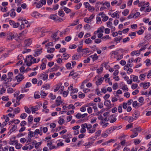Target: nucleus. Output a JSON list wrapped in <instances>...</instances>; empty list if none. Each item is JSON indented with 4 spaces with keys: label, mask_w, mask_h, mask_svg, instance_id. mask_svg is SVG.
I'll return each instance as SVG.
<instances>
[{
    "label": "nucleus",
    "mask_w": 151,
    "mask_h": 151,
    "mask_svg": "<svg viewBox=\"0 0 151 151\" xmlns=\"http://www.w3.org/2000/svg\"><path fill=\"white\" fill-rule=\"evenodd\" d=\"M146 76L144 74H141L139 76V78L142 81H144L145 78Z\"/></svg>",
    "instance_id": "7c9ffc66"
},
{
    "label": "nucleus",
    "mask_w": 151,
    "mask_h": 151,
    "mask_svg": "<svg viewBox=\"0 0 151 151\" xmlns=\"http://www.w3.org/2000/svg\"><path fill=\"white\" fill-rule=\"evenodd\" d=\"M14 11L15 9H12L11 10V12L10 13V16L12 18L16 16V13L14 12Z\"/></svg>",
    "instance_id": "ddd939ff"
},
{
    "label": "nucleus",
    "mask_w": 151,
    "mask_h": 151,
    "mask_svg": "<svg viewBox=\"0 0 151 151\" xmlns=\"http://www.w3.org/2000/svg\"><path fill=\"white\" fill-rule=\"evenodd\" d=\"M119 11H116L115 12L112 14L111 15L112 17L114 18L116 17L118 14L119 13Z\"/></svg>",
    "instance_id": "e433bc0d"
},
{
    "label": "nucleus",
    "mask_w": 151,
    "mask_h": 151,
    "mask_svg": "<svg viewBox=\"0 0 151 151\" xmlns=\"http://www.w3.org/2000/svg\"><path fill=\"white\" fill-rule=\"evenodd\" d=\"M122 105V107H123V108L124 109H126L127 107V104H126V103H123Z\"/></svg>",
    "instance_id": "09e8293b"
},
{
    "label": "nucleus",
    "mask_w": 151,
    "mask_h": 151,
    "mask_svg": "<svg viewBox=\"0 0 151 151\" xmlns=\"http://www.w3.org/2000/svg\"><path fill=\"white\" fill-rule=\"evenodd\" d=\"M52 55V56H51L50 55H48L46 56V57L49 60H51L52 59V58L53 57V54L51 55Z\"/></svg>",
    "instance_id": "49530a36"
},
{
    "label": "nucleus",
    "mask_w": 151,
    "mask_h": 151,
    "mask_svg": "<svg viewBox=\"0 0 151 151\" xmlns=\"http://www.w3.org/2000/svg\"><path fill=\"white\" fill-rule=\"evenodd\" d=\"M118 112L119 113H121L122 111V104H120L119 105V106L118 107Z\"/></svg>",
    "instance_id": "cd10ccee"
},
{
    "label": "nucleus",
    "mask_w": 151,
    "mask_h": 151,
    "mask_svg": "<svg viewBox=\"0 0 151 151\" xmlns=\"http://www.w3.org/2000/svg\"><path fill=\"white\" fill-rule=\"evenodd\" d=\"M60 32L59 30H58L56 32H55L53 33L51 35V37H52L53 39L55 38L57 35Z\"/></svg>",
    "instance_id": "6ab92c4d"
},
{
    "label": "nucleus",
    "mask_w": 151,
    "mask_h": 151,
    "mask_svg": "<svg viewBox=\"0 0 151 151\" xmlns=\"http://www.w3.org/2000/svg\"><path fill=\"white\" fill-rule=\"evenodd\" d=\"M12 126H13V127L9 131L10 134H11L12 132L14 131L17 128V126L15 125H13Z\"/></svg>",
    "instance_id": "4468645a"
},
{
    "label": "nucleus",
    "mask_w": 151,
    "mask_h": 151,
    "mask_svg": "<svg viewBox=\"0 0 151 151\" xmlns=\"http://www.w3.org/2000/svg\"><path fill=\"white\" fill-rule=\"evenodd\" d=\"M107 25L108 27H111L112 25V23L111 22H106Z\"/></svg>",
    "instance_id": "bf43d9fd"
},
{
    "label": "nucleus",
    "mask_w": 151,
    "mask_h": 151,
    "mask_svg": "<svg viewBox=\"0 0 151 151\" xmlns=\"http://www.w3.org/2000/svg\"><path fill=\"white\" fill-rule=\"evenodd\" d=\"M49 96L50 98L52 99H54L56 98V96L55 95H53L52 93H50L49 95Z\"/></svg>",
    "instance_id": "4d7b16f0"
},
{
    "label": "nucleus",
    "mask_w": 151,
    "mask_h": 151,
    "mask_svg": "<svg viewBox=\"0 0 151 151\" xmlns=\"http://www.w3.org/2000/svg\"><path fill=\"white\" fill-rule=\"evenodd\" d=\"M27 124V122L25 121H22L20 123V125L22 127H24V126Z\"/></svg>",
    "instance_id": "338daca9"
},
{
    "label": "nucleus",
    "mask_w": 151,
    "mask_h": 151,
    "mask_svg": "<svg viewBox=\"0 0 151 151\" xmlns=\"http://www.w3.org/2000/svg\"><path fill=\"white\" fill-rule=\"evenodd\" d=\"M119 51L118 50H117L116 51H112L111 53V54L112 55H116L118 54V52L117 51Z\"/></svg>",
    "instance_id": "8fccbe9b"
},
{
    "label": "nucleus",
    "mask_w": 151,
    "mask_h": 151,
    "mask_svg": "<svg viewBox=\"0 0 151 151\" xmlns=\"http://www.w3.org/2000/svg\"><path fill=\"white\" fill-rule=\"evenodd\" d=\"M6 78H7V76L6 74H3L1 77V81H6Z\"/></svg>",
    "instance_id": "5701e85b"
},
{
    "label": "nucleus",
    "mask_w": 151,
    "mask_h": 151,
    "mask_svg": "<svg viewBox=\"0 0 151 151\" xmlns=\"http://www.w3.org/2000/svg\"><path fill=\"white\" fill-rule=\"evenodd\" d=\"M24 78V77L22 74L19 73L18 75L16 76L15 77V79L17 80L18 82L21 81Z\"/></svg>",
    "instance_id": "7ed1b4c3"
},
{
    "label": "nucleus",
    "mask_w": 151,
    "mask_h": 151,
    "mask_svg": "<svg viewBox=\"0 0 151 151\" xmlns=\"http://www.w3.org/2000/svg\"><path fill=\"white\" fill-rule=\"evenodd\" d=\"M56 102L61 103L62 102L61 101V97L60 96H58L57 99L56 100Z\"/></svg>",
    "instance_id": "a18cd8bd"
},
{
    "label": "nucleus",
    "mask_w": 151,
    "mask_h": 151,
    "mask_svg": "<svg viewBox=\"0 0 151 151\" xmlns=\"http://www.w3.org/2000/svg\"><path fill=\"white\" fill-rule=\"evenodd\" d=\"M92 42V40L90 38H88L86 39L85 41V42L86 44H89Z\"/></svg>",
    "instance_id": "de8ad7c7"
},
{
    "label": "nucleus",
    "mask_w": 151,
    "mask_h": 151,
    "mask_svg": "<svg viewBox=\"0 0 151 151\" xmlns=\"http://www.w3.org/2000/svg\"><path fill=\"white\" fill-rule=\"evenodd\" d=\"M122 119L128 121L129 122H131L133 121V118L129 116H126Z\"/></svg>",
    "instance_id": "0eeeda50"
},
{
    "label": "nucleus",
    "mask_w": 151,
    "mask_h": 151,
    "mask_svg": "<svg viewBox=\"0 0 151 151\" xmlns=\"http://www.w3.org/2000/svg\"><path fill=\"white\" fill-rule=\"evenodd\" d=\"M34 97L35 99H39L40 96L39 95V92H35V93Z\"/></svg>",
    "instance_id": "412c9836"
},
{
    "label": "nucleus",
    "mask_w": 151,
    "mask_h": 151,
    "mask_svg": "<svg viewBox=\"0 0 151 151\" xmlns=\"http://www.w3.org/2000/svg\"><path fill=\"white\" fill-rule=\"evenodd\" d=\"M65 122V121L63 119L60 118L58 121V123L60 125H62Z\"/></svg>",
    "instance_id": "f704fd0d"
},
{
    "label": "nucleus",
    "mask_w": 151,
    "mask_h": 151,
    "mask_svg": "<svg viewBox=\"0 0 151 151\" xmlns=\"http://www.w3.org/2000/svg\"><path fill=\"white\" fill-rule=\"evenodd\" d=\"M141 131V129L140 127L135 128H134L132 130V131L133 133H134V135H131L130 136L132 138H133L134 137H136L138 134V133L137 132V131L140 132Z\"/></svg>",
    "instance_id": "f03ea898"
},
{
    "label": "nucleus",
    "mask_w": 151,
    "mask_h": 151,
    "mask_svg": "<svg viewBox=\"0 0 151 151\" xmlns=\"http://www.w3.org/2000/svg\"><path fill=\"white\" fill-rule=\"evenodd\" d=\"M33 120V117L32 115H29L28 117V124L29 123L31 122Z\"/></svg>",
    "instance_id": "393cba45"
},
{
    "label": "nucleus",
    "mask_w": 151,
    "mask_h": 151,
    "mask_svg": "<svg viewBox=\"0 0 151 151\" xmlns=\"http://www.w3.org/2000/svg\"><path fill=\"white\" fill-rule=\"evenodd\" d=\"M40 68L42 70L45 69L46 68V64L43 62L41 65Z\"/></svg>",
    "instance_id": "c9c22d12"
},
{
    "label": "nucleus",
    "mask_w": 151,
    "mask_h": 151,
    "mask_svg": "<svg viewBox=\"0 0 151 151\" xmlns=\"http://www.w3.org/2000/svg\"><path fill=\"white\" fill-rule=\"evenodd\" d=\"M24 109L26 112L28 114H30V113L31 111L28 107L25 106L24 107Z\"/></svg>",
    "instance_id": "c03bdc74"
},
{
    "label": "nucleus",
    "mask_w": 151,
    "mask_h": 151,
    "mask_svg": "<svg viewBox=\"0 0 151 151\" xmlns=\"http://www.w3.org/2000/svg\"><path fill=\"white\" fill-rule=\"evenodd\" d=\"M122 36H119L116 37L114 39V41L116 42L117 43H118L117 41H119V42H120V40L122 39Z\"/></svg>",
    "instance_id": "dca6fc26"
},
{
    "label": "nucleus",
    "mask_w": 151,
    "mask_h": 151,
    "mask_svg": "<svg viewBox=\"0 0 151 151\" xmlns=\"http://www.w3.org/2000/svg\"><path fill=\"white\" fill-rule=\"evenodd\" d=\"M78 59V55H74L72 56V60H77Z\"/></svg>",
    "instance_id": "5fc2aeb1"
},
{
    "label": "nucleus",
    "mask_w": 151,
    "mask_h": 151,
    "mask_svg": "<svg viewBox=\"0 0 151 151\" xmlns=\"http://www.w3.org/2000/svg\"><path fill=\"white\" fill-rule=\"evenodd\" d=\"M63 9L66 13L68 14L71 11L70 9L66 7H64Z\"/></svg>",
    "instance_id": "72a5a7b5"
},
{
    "label": "nucleus",
    "mask_w": 151,
    "mask_h": 151,
    "mask_svg": "<svg viewBox=\"0 0 151 151\" xmlns=\"http://www.w3.org/2000/svg\"><path fill=\"white\" fill-rule=\"evenodd\" d=\"M48 76L47 74H46L45 73L42 78V79L44 81H45L47 80L48 78Z\"/></svg>",
    "instance_id": "864d4df0"
},
{
    "label": "nucleus",
    "mask_w": 151,
    "mask_h": 151,
    "mask_svg": "<svg viewBox=\"0 0 151 151\" xmlns=\"http://www.w3.org/2000/svg\"><path fill=\"white\" fill-rule=\"evenodd\" d=\"M68 92L69 91H64L63 93V96L64 97L67 96L68 94Z\"/></svg>",
    "instance_id": "680f3d73"
},
{
    "label": "nucleus",
    "mask_w": 151,
    "mask_h": 151,
    "mask_svg": "<svg viewBox=\"0 0 151 151\" xmlns=\"http://www.w3.org/2000/svg\"><path fill=\"white\" fill-rule=\"evenodd\" d=\"M24 96V94H21L19 96L17 97L16 100V103H17L18 102H19L21 99L23 98Z\"/></svg>",
    "instance_id": "9d476101"
},
{
    "label": "nucleus",
    "mask_w": 151,
    "mask_h": 151,
    "mask_svg": "<svg viewBox=\"0 0 151 151\" xmlns=\"http://www.w3.org/2000/svg\"><path fill=\"white\" fill-rule=\"evenodd\" d=\"M88 49H89L88 48H86L85 49H82L81 51L84 53H88L91 52V51L88 50Z\"/></svg>",
    "instance_id": "a878e982"
},
{
    "label": "nucleus",
    "mask_w": 151,
    "mask_h": 151,
    "mask_svg": "<svg viewBox=\"0 0 151 151\" xmlns=\"http://www.w3.org/2000/svg\"><path fill=\"white\" fill-rule=\"evenodd\" d=\"M6 39L7 40H12L13 39H14L15 40H17L16 39V36L14 34H13L12 32H8L6 33Z\"/></svg>",
    "instance_id": "f257e3e1"
},
{
    "label": "nucleus",
    "mask_w": 151,
    "mask_h": 151,
    "mask_svg": "<svg viewBox=\"0 0 151 151\" xmlns=\"http://www.w3.org/2000/svg\"><path fill=\"white\" fill-rule=\"evenodd\" d=\"M34 132L32 131H29L28 133V137L29 138H31L33 137Z\"/></svg>",
    "instance_id": "a211bd4d"
},
{
    "label": "nucleus",
    "mask_w": 151,
    "mask_h": 151,
    "mask_svg": "<svg viewBox=\"0 0 151 151\" xmlns=\"http://www.w3.org/2000/svg\"><path fill=\"white\" fill-rule=\"evenodd\" d=\"M84 32H81L80 33H79L78 35V37L80 38H81L82 37L83 35H84Z\"/></svg>",
    "instance_id": "052dcab7"
},
{
    "label": "nucleus",
    "mask_w": 151,
    "mask_h": 151,
    "mask_svg": "<svg viewBox=\"0 0 151 151\" xmlns=\"http://www.w3.org/2000/svg\"><path fill=\"white\" fill-rule=\"evenodd\" d=\"M50 86L49 84H46L42 86L41 89L43 88H45V90H47V89H49L50 88Z\"/></svg>",
    "instance_id": "b1692460"
},
{
    "label": "nucleus",
    "mask_w": 151,
    "mask_h": 151,
    "mask_svg": "<svg viewBox=\"0 0 151 151\" xmlns=\"http://www.w3.org/2000/svg\"><path fill=\"white\" fill-rule=\"evenodd\" d=\"M98 57L97 54L96 53H95L93 55V58L92 60L94 62L96 60H97L98 59Z\"/></svg>",
    "instance_id": "2f4dec72"
},
{
    "label": "nucleus",
    "mask_w": 151,
    "mask_h": 151,
    "mask_svg": "<svg viewBox=\"0 0 151 151\" xmlns=\"http://www.w3.org/2000/svg\"><path fill=\"white\" fill-rule=\"evenodd\" d=\"M101 79H99L98 81L96 82V83L97 86H99L100 85L102 82V80H101Z\"/></svg>",
    "instance_id": "c756f323"
},
{
    "label": "nucleus",
    "mask_w": 151,
    "mask_h": 151,
    "mask_svg": "<svg viewBox=\"0 0 151 151\" xmlns=\"http://www.w3.org/2000/svg\"><path fill=\"white\" fill-rule=\"evenodd\" d=\"M104 27H100L98 29L97 31H96L94 32V34L95 35H96V32H104Z\"/></svg>",
    "instance_id": "9b49d317"
},
{
    "label": "nucleus",
    "mask_w": 151,
    "mask_h": 151,
    "mask_svg": "<svg viewBox=\"0 0 151 151\" xmlns=\"http://www.w3.org/2000/svg\"><path fill=\"white\" fill-rule=\"evenodd\" d=\"M50 18L51 19H53V20H56V17L54 16V15L53 14H51L50 15Z\"/></svg>",
    "instance_id": "603ef678"
},
{
    "label": "nucleus",
    "mask_w": 151,
    "mask_h": 151,
    "mask_svg": "<svg viewBox=\"0 0 151 151\" xmlns=\"http://www.w3.org/2000/svg\"><path fill=\"white\" fill-rule=\"evenodd\" d=\"M93 142H88V143H86L85 144V146H86V148H88L89 147V146H91L92 145L93 143Z\"/></svg>",
    "instance_id": "2eb2a0df"
},
{
    "label": "nucleus",
    "mask_w": 151,
    "mask_h": 151,
    "mask_svg": "<svg viewBox=\"0 0 151 151\" xmlns=\"http://www.w3.org/2000/svg\"><path fill=\"white\" fill-rule=\"evenodd\" d=\"M20 111V109L19 107H17L15 108L14 110V112L15 114H17L19 113Z\"/></svg>",
    "instance_id": "aec40b11"
},
{
    "label": "nucleus",
    "mask_w": 151,
    "mask_h": 151,
    "mask_svg": "<svg viewBox=\"0 0 151 151\" xmlns=\"http://www.w3.org/2000/svg\"><path fill=\"white\" fill-rule=\"evenodd\" d=\"M76 117L77 119H79L82 117V114L81 113H78L76 115Z\"/></svg>",
    "instance_id": "774afa93"
},
{
    "label": "nucleus",
    "mask_w": 151,
    "mask_h": 151,
    "mask_svg": "<svg viewBox=\"0 0 151 151\" xmlns=\"http://www.w3.org/2000/svg\"><path fill=\"white\" fill-rule=\"evenodd\" d=\"M55 50V49L54 47L50 48V49H48L47 50V52L50 53H52L54 52Z\"/></svg>",
    "instance_id": "c85d7f7f"
},
{
    "label": "nucleus",
    "mask_w": 151,
    "mask_h": 151,
    "mask_svg": "<svg viewBox=\"0 0 151 151\" xmlns=\"http://www.w3.org/2000/svg\"><path fill=\"white\" fill-rule=\"evenodd\" d=\"M112 128H110L109 129L106 130V132L108 134L111 133L112 132Z\"/></svg>",
    "instance_id": "3c124183"
},
{
    "label": "nucleus",
    "mask_w": 151,
    "mask_h": 151,
    "mask_svg": "<svg viewBox=\"0 0 151 151\" xmlns=\"http://www.w3.org/2000/svg\"><path fill=\"white\" fill-rule=\"evenodd\" d=\"M129 13V10L128 9H125L124 12H122V14L125 16L127 15Z\"/></svg>",
    "instance_id": "f3484780"
},
{
    "label": "nucleus",
    "mask_w": 151,
    "mask_h": 151,
    "mask_svg": "<svg viewBox=\"0 0 151 151\" xmlns=\"http://www.w3.org/2000/svg\"><path fill=\"white\" fill-rule=\"evenodd\" d=\"M59 67V66L58 65L56 64H55V65L54 67L50 69V72H52L53 71H57Z\"/></svg>",
    "instance_id": "1a4fd4ad"
},
{
    "label": "nucleus",
    "mask_w": 151,
    "mask_h": 151,
    "mask_svg": "<svg viewBox=\"0 0 151 151\" xmlns=\"http://www.w3.org/2000/svg\"><path fill=\"white\" fill-rule=\"evenodd\" d=\"M42 48L40 49H38L36 50H35V54L33 55L34 57H36L40 55L42 52Z\"/></svg>",
    "instance_id": "423d86ee"
},
{
    "label": "nucleus",
    "mask_w": 151,
    "mask_h": 151,
    "mask_svg": "<svg viewBox=\"0 0 151 151\" xmlns=\"http://www.w3.org/2000/svg\"><path fill=\"white\" fill-rule=\"evenodd\" d=\"M82 6V4L81 3H79V4H77L75 6V8L76 9H79L80 7Z\"/></svg>",
    "instance_id": "58836bf2"
},
{
    "label": "nucleus",
    "mask_w": 151,
    "mask_h": 151,
    "mask_svg": "<svg viewBox=\"0 0 151 151\" xmlns=\"http://www.w3.org/2000/svg\"><path fill=\"white\" fill-rule=\"evenodd\" d=\"M134 117L133 118V120L137 119L139 116L140 113L139 111H135L134 112Z\"/></svg>",
    "instance_id": "f8f14e48"
},
{
    "label": "nucleus",
    "mask_w": 151,
    "mask_h": 151,
    "mask_svg": "<svg viewBox=\"0 0 151 151\" xmlns=\"http://www.w3.org/2000/svg\"><path fill=\"white\" fill-rule=\"evenodd\" d=\"M8 82H7V81H6V82L4 83V85L3 86V87H4V88H6L8 87H9L10 86L8 83Z\"/></svg>",
    "instance_id": "37998d69"
},
{
    "label": "nucleus",
    "mask_w": 151,
    "mask_h": 151,
    "mask_svg": "<svg viewBox=\"0 0 151 151\" xmlns=\"http://www.w3.org/2000/svg\"><path fill=\"white\" fill-rule=\"evenodd\" d=\"M27 116V114L25 113H23L22 114L20 117L22 119H25Z\"/></svg>",
    "instance_id": "4be33fe9"
},
{
    "label": "nucleus",
    "mask_w": 151,
    "mask_h": 151,
    "mask_svg": "<svg viewBox=\"0 0 151 151\" xmlns=\"http://www.w3.org/2000/svg\"><path fill=\"white\" fill-rule=\"evenodd\" d=\"M32 40L30 39L25 40L24 41V47H28L32 43Z\"/></svg>",
    "instance_id": "6e6552de"
},
{
    "label": "nucleus",
    "mask_w": 151,
    "mask_h": 151,
    "mask_svg": "<svg viewBox=\"0 0 151 151\" xmlns=\"http://www.w3.org/2000/svg\"><path fill=\"white\" fill-rule=\"evenodd\" d=\"M64 13L62 10H59L58 11V14L59 16L63 17L64 15Z\"/></svg>",
    "instance_id": "473e14b6"
},
{
    "label": "nucleus",
    "mask_w": 151,
    "mask_h": 151,
    "mask_svg": "<svg viewBox=\"0 0 151 151\" xmlns=\"http://www.w3.org/2000/svg\"><path fill=\"white\" fill-rule=\"evenodd\" d=\"M65 66L67 69H72V68H71V64L70 63H67L66 64Z\"/></svg>",
    "instance_id": "79ce46f5"
},
{
    "label": "nucleus",
    "mask_w": 151,
    "mask_h": 151,
    "mask_svg": "<svg viewBox=\"0 0 151 151\" xmlns=\"http://www.w3.org/2000/svg\"><path fill=\"white\" fill-rule=\"evenodd\" d=\"M94 16L95 15L94 14H92L89 18L87 17L84 18V21L86 23H89V22H91L92 21V19L94 18Z\"/></svg>",
    "instance_id": "20e7f679"
},
{
    "label": "nucleus",
    "mask_w": 151,
    "mask_h": 151,
    "mask_svg": "<svg viewBox=\"0 0 151 151\" xmlns=\"http://www.w3.org/2000/svg\"><path fill=\"white\" fill-rule=\"evenodd\" d=\"M90 60V58L89 57H88L87 59L85 60H83V62L85 63H89Z\"/></svg>",
    "instance_id": "13d9d810"
},
{
    "label": "nucleus",
    "mask_w": 151,
    "mask_h": 151,
    "mask_svg": "<svg viewBox=\"0 0 151 151\" xmlns=\"http://www.w3.org/2000/svg\"><path fill=\"white\" fill-rule=\"evenodd\" d=\"M47 93L46 94L43 91H41L40 95L42 97H43V98H44L45 96H47Z\"/></svg>",
    "instance_id": "ea45409f"
},
{
    "label": "nucleus",
    "mask_w": 151,
    "mask_h": 151,
    "mask_svg": "<svg viewBox=\"0 0 151 151\" xmlns=\"http://www.w3.org/2000/svg\"><path fill=\"white\" fill-rule=\"evenodd\" d=\"M138 86V85L137 84H133L131 88L132 89H134Z\"/></svg>",
    "instance_id": "e2e57ef3"
},
{
    "label": "nucleus",
    "mask_w": 151,
    "mask_h": 151,
    "mask_svg": "<svg viewBox=\"0 0 151 151\" xmlns=\"http://www.w3.org/2000/svg\"><path fill=\"white\" fill-rule=\"evenodd\" d=\"M146 61H147L146 63V65L149 66L151 65V63H150V60L149 59H147L146 60Z\"/></svg>",
    "instance_id": "4c0bfd02"
},
{
    "label": "nucleus",
    "mask_w": 151,
    "mask_h": 151,
    "mask_svg": "<svg viewBox=\"0 0 151 151\" xmlns=\"http://www.w3.org/2000/svg\"><path fill=\"white\" fill-rule=\"evenodd\" d=\"M6 89L4 87H2L1 90L0 92V94H2L3 93H4L5 92Z\"/></svg>",
    "instance_id": "6e6d98bb"
},
{
    "label": "nucleus",
    "mask_w": 151,
    "mask_h": 151,
    "mask_svg": "<svg viewBox=\"0 0 151 151\" xmlns=\"http://www.w3.org/2000/svg\"><path fill=\"white\" fill-rule=\"evenodd\" d=\"M22 146V145L19 143L16 145L15 147L17 149H19L21 148V147Z\"/></svg>",
    "instance_id": "0e129e2a"
},
{
    "label": "nucleus",
    "mask_w": 151,
    "mask_h": 151,
    "mask_svg": "<svg viewBox=\"0 0 151 151\" xmlns=\"http://www.w3.org/2000/svg\"><path fill=\"white\" fill-rule=\"evenodd\" d=\"M68 108L69 109H70L71 108L73 110L75 109L74 106L72 104H70L69 105V106H68Z\"/></svg>",
    "instance_id": "69168bd1"
},
{
    "label": "nucleus",
    "mask_w": 151,
    "mask_h": 151,
    "mask_svg": "<svg viewBox=\"0 0 151 151\" xmlns=\"http://www.w3.org/2000/svg\"><path fill=\"white\" fill-rule=\"evenodd\" d=\"M71 39V37L70 36H68L65 37V40L67 42L70 41Z\"/></svg>",
    "instance_id": "a19ab883"
},
{
    "label": "nucleus",
    "mask_w": 151,
    "mask_h": 151,
    "mask_svg": "<svg viewBox=\"0 0 151 151\" xmlns=\"http://www.w3.org/2000/svg\"><path fill=\"white\" fill-rule=\"evenodd\" d=\"M9 22L10 24L12 26L13 28H17L20 25L19 23L18 22L15 23L14 21L12 20H10Z\"/></svg>",
    "instance_id": "39448f33"
},
{
    "label": "nucleus",
    "mask_w": 151,
    "mask_h": 151,
    "mask_svg": "<svg viewBox=\"0 0 151 151\" xmlns=\"http://www.w3.org/2000/svg\"><path fill=\"white\" fill-rule=\"evenodd\" d=\"M79 20L78 19H77L76 21L72 23L70 25V26H73L76 25L77 24H79Z\"/></svg>",
    "instance_id": "bb28decb"
}]
</instances>
